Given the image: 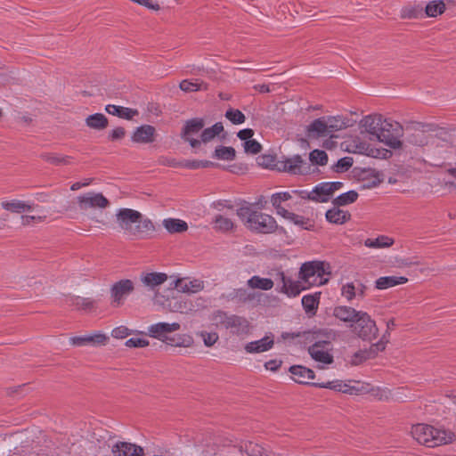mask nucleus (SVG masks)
Instances as JSON below:
<instances>
[{
    "label": "nucleus",
    "instance_id": "423d86ee",
    "mask_svg": "<svg viewBox=\"0 0 456 456\" xmlns=\"http://www.w3.org/2000/svg\"><path fill=\"white\" fill-rule=\"evenodd\" d=\"M350 329L358 338L365 341L375 339L379 334L376 322L364 311H359Z\"/></svg>",
    "mask_w": 456,
    "mask_h": 456
},
{
    "label": "nucleus",
    "instance_id": "e2e57ef3",
    "mask_svg": "<svg viewBox=\"0 0 456 456\" xmlns=\"http://www.w3.org/2000/svg\"><path fill=\"white\" fill-rule=\"evenodd\" d=\"M132 333H133V331L131 330H129L126 326L121 325V326L116 327L112 330L111 336L114 338L122 339V338H126L127 336H129Z\"/></svg>",
    "mask_w": 456,
    "mask_h": 456
},
{
    "label": "nucleus",
    "instance_id": "c9c22d12",
    "mask_svg": "<svg viewBox=\"0 0 456 456\" xmlns=\"http://www.w3.org/2000/svg\"><path fill=\"white\" fill-rule=\"evenodd\" d=\"M292 195L289 191L276 192L271 196V202L273 207L276 209V213L280 216L283 215L282 211H288L281 207V202L289 200Z\"/></svg>",
    "mask_w": 456,
    "mask_h": 456
},
{
    "label": "nucleus",
    "instance_id": "13d9d810",
    "mask_svg": "<svg viewBox=\"0 0 456 456\" xmlns=\"http://www.w3.org/2000/svg\"><path fill=\"white\" fill-rule=\"evenodd\" d=\"M257 163L259 166L265 168H276L278 162L276 163V158L273 155H261L257 158Z\"/></svg>",
    "mask_w": 456,
    "mask_h": 456
},
{
    "label": "nucleus",
    "instance_id": "f8f14e48",
    "mask_svg": "<svg viewBox=\"0 0 456 456\" xmlns=\"http://www.w3.org/2000/svg\"><path fill=\"white\" fill-rule=\"evenodd\" d=\"M181 328L178 322H158L148 327L147 334L156 339L165 342L169 337L168 334L179 330Z\"/></svg>",
    "mask_w": 456,
    "mask_h": 456
},
{
    "label": "nucleus",
    "instance_id": "a18cd8bd",
    "mask_svg": "<svg viewBox=\"0 0 456 456\" xmlns=\"http://www.w3.org/2000/svg\"><path fill=\"white\" fill-rule=\"evenodd\" d=\"M213 157L221 160H233L236 157V151L231 146H219L216 148Z\"/></svg>",
    "mask_w": 456,
    "mask_h": 456
},
{
    "label": "nucleus",
    "instance_id": "2f4dec72",
    "mask_svg": "<svg viewBox=\"0 0 456 456\" xmlns=\"http://www.w3.org/2000/svg\"><path fill=\"white\" fill-rule=\"evenodd\" d=\"M247 285L253 289L270 290L274 285V281L269 278H263L258 275L252 276L247 281Z\"/></svg>",
    "mask_w": 456,
    "mask_h": 456
},
{
    "label": "nucleus",
    "instance_id": "864d4df0",
    "mask_svg": "<svg viewBox=\"0 0 456 456\" xmlns=\"http://www.w3.org/2000/svg\"><path fill=\"white\" fill-rule=\"evenodd\" d=\"M367 156L375 159H387L392 156V151L383 148H375L369 144Z\"/></svg>",
    "mask_w": 456,
    "mask_h": 456
},
{
    "label": "nucleus",
    "instance_id": "f257e3e1",
    "mask_svg": "<svg viewBox=\"0 0 456 456\" xmlns=\"http://www.w3.org/2000/svg\"><path fill=\"white\" fill-rule=\"evenodd\" d=\"M117 223L128 236L143 238L153 232L155 226L149 218H142V214L131 208H120L117 215Z\"/></svg>",
    "mask_w": 456,
    "mask_h": 456
},
{
    "label": "nucleus",
    "instance_id": "b1692460",
    "mask_svg": "<svg viewBox=\"0 0 456 456\" xmlns=\"http://www.w3.org/2000/svg\"><path fill=\"white\" fill-rule=\"evenodd\" d=\"M105 110L113 116H117L121 118L127 120L132 119L134 117L138 115V110L135 109L118 106L114 104H108L105 107Z\"/></svg>",
    "mask_w": 456,
    "mask_h": 456
},
{
    "label": "nucleus",
    "instance_id": "37998d69",
    "mask_svg": "<svg viewBox=\"0 0 456 456\" xmlns=\"http://www.w3.org/2000/svg\"><path fill=\"white\" fill-rule=\"evenodd\" d=\"M224 131V126L221 122H216L211 127L204 129L200 134L202 142H208Z\"/></svg>",
    "mask_w": 456,
    "mask_h": 456
},
{
    "label": "nucleus",
    "instance_id": "58836bf2",
    "mask_svg": "<svg viewBox=\"0 0 456 456\" xmlns=\"http://www.w3.org/2000/svg\"><path fill=\"white\" fill-rule=\"evenodd\" d=\"M302 281H294L291 279H288V282L281 286L279 291L286 294L288 297H297L300 294L302 289H305L301 286Z\"/></svg>",
    "mask_w": 456,
    "mask_h": 456
},
{
    "label": "nucleus",
    "instance_id": "79ce46f5",
    "mask_svg": "<svg viewBox=\"0 0 456 456\" xmlns=\"http://www.w3.org/2000/svg\"><path fill=\"white\" fill-rule=\"evenodd\" d=\"M320 294L305 295L302 297V305L307 314H314L319 305Z\"/></svg>",
    "mask_w": 456,
    "mask_h": 456
},
{
    "label": "nucleus",
    "instance_id": "f03ea898",
    "mask_svg": "<svg viewBox=\"0 0 456 456\" xmlns=\"http://www.w3.org/2000/svg\"><path fill=\"white\" fill-rule=\"evenodd\" d=\"M237 216L244 225L254 232L273 233L278 228L277 222L272 216L255 210L251 206L239 208Z\"/></svg>",
    "mask_w": 456,
    "mask_h": 456
},
{
    "label": "nucleus",
    "instance_id": "9d476101",
    "mask_svg": "<svg viewBox=\"0 0 456 456\" xmlns=\"http://www.w3.org/2000/svg\"><path fill=\"white\" fill-rule=\"evenodd\" d=\"M331 343L326 340L317 341L308 348L311 357L321 364H330L333 362V355L330 354Z\"/></svg>",
    "mask_w": 456,
    "mask_h": 456
},
{
    "label": "nucleus",
    "instance_id": "1a4fd4ad",
    "mask_svg": "<svg viewBox=\"0 0 456 456\" xmlns=\"http://www.w3.org/2000/svg\"><path fill=\"white\" fill-rule=\"evenodd\" d=\"M77 202L79 209L83 211L90 208H106L110 206L109 200L102 193L94 191L77 196Z\"/></svg>",
    "mask_w": 456,
    "mask_h": 456
},
{
    "label": "nucleus",
    "instance_id": "c756f323",
    "mask_svg": "<svg viewBox=\"0 0 456 456\" xmlns=\"http://www.w3.org/2000/svg\"><path fill=\"white\" fill-rule=\"evenodd\" d=\"M326 219L328 222L336 224H343L350 219V214L338 208H333L326 212Z\"/></svg>",
    "mask_w": 456,
    "mask_h": 456
},
{
    "label": "nucleus",
    "instance_id": "0eeeda50",
    "mask_svg": "<svg viewBox=\"0 0 456 456\" xmlns=\"http://www.w3.org/2000/svg\"><path fill=\"white\" fill-rule=\"evenodd\" d=\"M402 136L403 126L399 122L387 118L377 137V140L392 149H399L403 145L401 141Z\"/></svg>",
    "mask_w": 456,
    "mask_h": 456
},
{
    "label": "nucleus",
    "instance_id": "c03bdc74",
    "mask_svg": "<svg viewBox=\"0 0 456 456\" xmlns=\"http://www.w3.org/2000/svg\"><path fill=\"white\" fill-rule=\"evenodd\" d=\"M445 11V4L442 0H434L428 3L425 7L426 15L436 17Z\"/></svg>",
    "mask_w": 456,
    "mask_h": 456
},
{
    "label": "nucleus",
    "instance_id": "ea45409f",
    "mask_svg": "<svg viewBox=\"0 0 456 456\" xmlns=\"http://www.w3.org/2000/svg\"><path fill=\"white\" fill-rule=\"evenodd\" d=\"M41 159L52 165L61 166L69 165L71 163V157L61 155L57 153H43L40 155Z\"/></svg>",
    "mask_w": 456,
    "mask_h": 456
},
{
    "label": "nucleus",
    "instance_id": "ddd939ff",
    "mask_svg": "<svg viewBox=\"0 0 456 456\" xmlns=\"http://www.w3.org/2000/svg\"><path fill=\"white\" fill-rule=\"evenodd\" d=\"M304 163L302 157L297 154L278 161L277 170L291 175H301L303 174L302 166Z\"/></svg>",
    "mask_w": 456,
    "mask_h": 456
},
{
    "label": "nucleus",
    "instance_id": "2eb2a0df",
    "mask_svg": "<svg viewBox=\"0 0 456 456\" xmlns=\"http://www.w3.org/2000/svg\"><path fill=\"white\" fill-rule=\"evenodd\" d=\"M109 338L103 333H96L94 335L76 336L69 339L71 345L76 346H83L88 344L95 346H104L108 342Z\"/></svg>",
    "mask_w": 456,
    "mask_h": 456
},
{
    "label": "nucleus",
    "instance_id": "72a5a7b5",
    "mask_svg": "<svg viewBox=\"0 0 456 456\" xmlns=\"http://www.w3.org/2000/svg\"><path fill=\"white\" fill-rule=\"evenodd\" d=\"M86 125L92 129L103 130L108 126L109 122L108 118L103 114L95 113L89 115L86 118Z\"/></svg>",
    "mask_w": 456,
    "mask_h": 456
},
{
    "label": "nucleus",
    "instance_id": "3c124183",
    "mask_svg": "<svg viewBox=\"0 0 456 456\" xmlns=\"http://www.w3.org/2000/svg\"><path fill=\"white\" fill-rule=\"evenodd\" d=\"M369 144L360 140H354L346 145V150L349 152L363 154L367 156Z\"/></svg>",
    "mask_w": 456,
    "mask_h": 456
},
{
    "label": "nucleus",
    "instance_id": "9b49d317",
    "mask_svg": "<svg viewBox=\"0 0 456 456\" xmlns=\"http://www.w3.org/2000/svg\"><path fill=\"white\" fill-rule=\"evenodd\" d=\"M386 119L379 114L368 115L361 120L360 125L363 132L369 134L370 140H377Z\"/></svg>",
    "mask_w": 456,
    "mask_h": 456
},
{
    "label": "nucleus",
    "instance_id": "bf43d9fd",
    "mask_svg": "<svg viewBox=\"0 0 456 456\" xmlns=\"http://www.w3.org/2000/svg\"><path fill=\"white\" fill-rule=\"evenodd\" d=\"M408 142L413 145L424 146L428 143V138L422 131H417L408 137Z\"/></svg>",
    "mask_w": 456,
    "mask_h": 456
},
{
    "label": "nucleus",
    "instance_id": "473e14b6",
    "mask_svg": "<svg viewBox=\"0 0 456 456\" xmlns=\"http://www.w3.org/2000/svg\"><path fill=\"white\" fill-rule=\"evenodd\" d=\"M193 338L189 334H177L169 336L164 342L167 345L179 347H190L193 345Z\"/></svg>",
    "mask_w": 456,
    "mask_h": 456
},
{
    "label": "nucleus",
    "instance_id": "338daca9",
    "mask_svg": "<svg viewBox=\"0 0 456 456\" xmlns=\"http://www.w3.org/2000/svg\"><path fill=\"white\" fill-rule=\"evenodd\" d=\"M126 135V130L122 126H118L114 128L110 134H109V140L110 141H118L121 140Z\"/></svg>",
    "mask_w": 456,
    "mask_h": 456
},
{
    "label": "nucleus",
    "instance_id": "39448f33",
    "mask_svg": "<svg viewBox=\"0 0 456 456\" xmlns=\"http://www.w3.org/2000/svg\"><path fill=\"white\" fill-rule=\"evenodd\" d=\"M349 119L337 117H322L314 119L307 127L309 137L333 136V133L348 127Z\"/></svg>",
    "mask_w": 456,
    "mask_h": 456
},
{
    "label": "nucleus",
    "instance_id": "6ab92c4d",
    "mask_svg": "<svg viewBox=\"0 0 456 456\" xmlns=\"http://www.w3.org/2000/svg\"><path fill=\"white\" fill-rule=\"evenodd\" d=\"M156 129L151 125H142L135 129L132 141L138 143H150L155 140Z\"/></svg>",
    "mask_w": 456,
    "mask_h": 456
},
{
    "label": "nucleus",
    "instance_id": "bb28decb",
    "mask_svg": "<svg viewBox=\"0 0 456 456\" xmlns=\"http://www.w3.org/2000/svg\"><path fill=\"white\" fill-rule=\"evenodd\" d=\"M408 279L404 276H383L375 281V287L378 289H387L397 285L404 284Z\"/></svg>",
    "mask_w": 456,
    "mask_h": 456
},
{
    "label": "nucleus",
    "instance_id": "4c0bfd02",
    "mask_svg": "<svg viewBox=\"0 0 456 456\" xmlns=\"http://www.w3.org/2000/svg\"><path fill=\"white\" fill-rule=\"evenodd\" d=\"M204 120L200 118H191L186 121L183 129V136H189L191 134H198L204 127Z\"/></svg>",
    "mask_w": 456,
    "mask_h": 456
},
{
    "label": "nucleus",
    "instance_id": "412c9836",
    "mask_svg": "<svg viewBox=\"0 0 456 456\" xmlns=\"http://www.w3.org/2000/svg\"><path fill=\"white\" fill-rule=\"evenodd\" d=\"M177 290L183 293H196L204 289V282L200 280L177 279L175 282Z\"/></svg>",
    "mask_w": 456,
    "mask_h": 456
},
{
    "label": "nucleus",
    "instance_id": "49530a36",
    "mask_svg": "<svg viewBox=\"0 0 456 456\" xmlns=\"http://www.w3.org/2000/svg\"><path fill=\"white\" fill-rule=\"evenodd\" d=\"M422 11L419 5H407L401 9L400 16L403 19H417L422 16Z\"/></svg>",
    "mask_w": 456,
    "mask_h": 456
},
{
    "label": "nucleus",
    "instance_id": "052dcab7",
    "mask_svg": "<svg viewBox=\"0 0 456 456\" xmlns=\"http://www.w3.org/2000/svg\"><path fill=\"white\" fill-rule=\"evenodd\" d=\"M200 336L202 338L204 345L208 347L214 346L219 338L216 332L201 331Z\"/></svg>",
    "mask_w": 456,
    "mask_h": 456
},
{
    "label": "nucleus",
    "instance_id": "a211bd4d",
    "mask_svg": "<svg viewBox=\"0 0 456 456\" xmlns=\"http://www.w3.org/2000/svg\"><path fill=\"white\" fill-rule=\"evenodd\" d=\"M358 310L351 306L338 305L333 309V316L340 322L346 324L348 328H351L355 317H357Z\"/></svg>",
    "mask_w": 456,
    "mask_h": 456
},
{
    "label": "nucleus",
    "instance_id": "aec40b11",
    "mask_svg": "<svg viewBox=\"0 0 456 456\" xmlns=\"http://www.w3.org/2000/svg\"><path fill=\"white\" fill-rule=\"evenodd\" d=\"M289 370L295 382L299 384H309L312 386V383H310L309 380L314 379V372L313 370L302 365H294L289 367Z\"/></svg>",
    "mask_w": 456,
    "mask_h": 456
},
{
    "label": "nucleus",
    "instance_id": "f704fd0d",
    "mask_svg": "<svg viewBox=\"0 0 456 456\" xmlns=\"http://www.w3.org/2000/svg\"><path fill=\"white\" fill-rule=\"evenodd\" d=\"M163 226L170 233H180L188 230V224L185 221L175 218L164 219Z\"/></svg>",
    "mask_w": 456,
    "mask_h": 456
},
{
    "label": "nucleus",
    "instance_id": "7c9ffc66",
    "mask_svg": "<svg viewBox=\"0 0 456 456\" xmlns=\"http://www.w3.org/2000/svg\"><path fill=\"white\" fill-rule=\"evenodd\" d=\"M179 87L182 91L185 93L191 92H198V91H207L208 86L207 83L200 79L189 80L184 79L182 80L179 84Z\"/></svg>",
    "mask_w": 456,
    "mask_h": 456
},
{
    "label": "nucleus",
    "instance_id": "7ed1b4c3",
    "mask_svg": "<svg viewBox=\"0 0 456 456\" xmlns=\"http://www.w3.org/2000/svg\"><path fill=\"white\" fill-rule=\"evenodd\" d=\"M411 434L419 444L429 448L450 444L455 437L449 430L422 423L412 426Z\"/></svg>",
    "mask_w": 456,
    "mask_h": 456
},
{
    "label": "nucleus",
    "instance_id": "4be33fe9",
    "mask_svg": "<svg viewBox=\"0 0 456 456\" xmlns=\"http://www.w3.org/2000/svg\"><path fill=\"white\" fill-rule=\"evenodd\" d=\"M312 386L320 388H328L337 392H342L345 394L353 395L356 389L354 387L341 381V380H333L328 382H312Z\"/></svg>",
    "mask_w": 456,
    "mask_h": 456
},
{
    "label": "nucleus",
    "instance_id": "8fccbe9b",
    "mask_svg": "<svg viewBox=\"0 0 456 456\" xmlns=\"http://www.w3.org/2000/svg\"><path fill=\"white\" fill-rule=\"evenodd\" d=\"M224 117L234 125H240L246 120L245 115L240 110L232 108L226 110Z\"/></svg>",
    "mask_w": 456,
    "mask_h": 456
},
{
    "label": "nucleus",
    "instance_id": "a19ab883",
    "mask_svg": "<svg viewBox=\"0 0 456 456\" xmlns=\"http://www.w3.org/2000/svg\"><path fill=\"white\" fill-rule=\"evenodd\" d=\"M230 316H231V314H229L225 311L216 310L210 314L209 321L216 328L226 329L227 322H229Z\"/></svg>",
    "mask_w": 456,
    "mask_h": 456
},
{
    "label": "nucleus",
    "instance_id": "cd10ccee",
    "mask_svg": "<svg viewBox=\"0 0 456 456\" xmlns=\"http://www.w3.org/2000/svg\"><path fill=\"white\" fill-rule=\"evenodd\" d=\"M283 215H281L282 217L285 219L290 221L294 224L301 227L305 230H312L314 228V224L312 220H310L307 217H305L303 216L289 212L288 211H282Z\"/></svg>",
    "mask_w": 456,
    "mask_h": 456
},
{
    "label": "nucleus",
    "instance_id": "774afa93",
    "mask_svg": "<svg viewBox=\"0 0 456 456\" xmlns=\"http://www.w3.org/2000/svg\"><path fill=\"white\" fill-rule=\"evenodd\" d=\"M170 165L174 166V167H185V168H188V169H199L200 168V160H190V159H187V160H183L178 164H175V163H170Z\"/></svg>",
    "mask_w": 456,
    "mask_h": 456
},
{
    "label": "nucleus",
    "instance_id": "4468645a",
    "mask_svg": "<svg viewBox=\"0 0 456 456\" xmlns=\"http://www.w3.org/2000/svg\"><path fill=\"white\" fill-rule=\"evenodd\" d=\"M111 452L114 456H143V449L128 442H117L111 445Z\"/></svg>",
    "mask_w": 456,
    "mask_h": 456
},
{
    "label": "nucleus",
    "instance_id": "e433bc0d",
    "mask_svg": "<svg viewBox=\"0 0 456 456\" xmlns=\"http://www.w3.org/2000/svg\"><path fill=\"white\" fill-rule=\"evenodd\" d=\"M394 242L395 240L393 238L386 235H379L375 239L365 240L364 245L367 248H383L391 247L394 244Z\"/></svg>",
    "mask_w": 456,
    "mask_h": 456
},
{
    "label": "nucleus",
    "instance_id": "5fc2aeb1",
    "mask_svg": "<svg viewBox=\"0 0 456 456\" xmlns=\"http://www.w3.org/2000/svg\"><path fill=\"white\" fill-rule=\"evenodd\" d=\"M341 295L344 297L347 302L353 301L356 296L355 283L354 282H347L344 284L341 288Z\"/></svg>",
    "mask_w": 456,
    "mask_h": 456
},
{
    "label": "nucleus",
    "instance_id": "a878e982",
    "mask_svg": "<svg viewBox=\"0 0 456 456\" xmlns=\"http://www.w3.org/2000/svg\"><path fill=\"white\" fill-rule=\"evenodd\" d=\"M1 206L4 209L12 213H23L33 208L34 204L26 201L12 200L2 201Z\"/></svg>",
    "mask_w": 456,
    "mask_h": 456
},
{
    "label": "nucleus",
    "instance_id": "6e6d98bb",
    "mask_svg": "<svg viewBox=\"0 0 456 456\" xmlns=\"http://www.w3.org/2000/svg\"><path fill=\"white\" fill-rule=\"evenodd\" d=\"M310 160L317 165L324 166L328 162V155L324 151L322 150H314L310 153Z\"/></svg>",
    "mask_w": 456,
    "mask_h": 456
},
{
    "label": "nucleus",
    "instance_id": "0e129e2a",
    "mask_svg": "<svg viewBox=\"0 0 456 456\" xmlns=\"http://www.w3.org/2000/svg\"><path fill=\"white\" fill-rule=\"evenodd\" d=\"M127 347H145L149 346V341L141 338H131L125 343Z\"/></svg>",
    "mask_w": 456,
    "mask_h": 456
},
{
    "label": "nucleus",
    "instance_id": "603ef678",
    "mask_svg": "<svg viewBox=\"0 0 456 456\" xmlns=\"http://www.w3.org/2000/svg\"><path fill=\"white\" fill-rule=\"evenodd\" d=\"M70 300L78 309L90 310L94 307V301L89 297H72Z\"/></svg>",
    "mask_w": 456,
    "mask_h": 456
},
{
    "label": "nucleus",
    "instance_id": "6e6552de",
    "mask_svg": "<svg viewBox=\"0 0 456 456\" xmlns=\"http://www.w3.org/2000/svg\"><path fill=\"white\" fill-rule=\"evenodd\" d=\"M134 290V282L129 279H123L113 283L110 289L111 305L115 307L121 306Z\"/></svg>",
    "mask_w": 456,
    "mask_h": 456
},
{
    "label": "nucleus",
    "instance_id": "69168bd1",
    "mask_svg": "<svg viewBox=\"0 0 456 456\" xmlns=\"http://www.w3.org/2000/svg\"><path fill=\"white\" fill-rule=\"evenodd\" d=\"M371 355H370V352L368 351H358L356 352L352 359H351V363L353 365H359L361 364L362 362H364L365 360L370 358Z\"/></svg>",
    "mask_w": 456,
    "mask_h": 456
},
{
    "label": "nucleus",
    "instance_id": "5701e85b",
    "mask_svg": "<svg viewBox=\"0 0 456 456\" xmlns=\"http://www.w3.org/2000/svg\"><path fill=\"white\" fill-rule=\"evenodd\" d=\"M167 280V275L164 273H147L141 276V281L143 285L152 290L166 282Z\"/></svg>",
    "mask_w": 456,
    "mask_h": 456
},
{
    "label": "nucleus",
    "instance_id": "4d7b16f0",
    "mask_svg": "<svg viewBox=\"0 0 456 456\" xmlns=\"http://www.w3.org/2000/svg\"><path fill=\"white\" fill-rule=\"evenodd\" d=\"M354 164V159L351 157H344L339 159L334 165L333 169L338 173L347 171Z\"/></svg>",
    "mask_w": 456,
    "mask_h": 456
},
{
    "label": "nucleus",
    "instance_id": "f3484780",
    "mask_svg": "<svg viewBox=\"0 0 456 456\" xmlns=\"http://www.w3.org/2000/svg\"><path fill=\"white\" fill-rule=\"evenodd\" d=\"M226 330L237 336L246 335L249 332L250 324L245 317L231 314Z\"/></svg>",
    "mask_w": 456,
    "mask_h": 456
},
{
    "label": "nucleus",
    "instance_id": "dca6fc26",
    "mask_svg": "<svg viewBox=\"0 0 456 456\" xmlns=\"http://www.w3.org/2000/svg\"><path fill=\"white\" fill-rule=\"evenodd\" d=\"M274 345L273 335H266L259 340L251 341L245 345L244 349L248 354H259L270 350Z\"/></svg>",
    "mask_w": 456,
    "mask_h": 456
},
{
    "label": "nucleus",
    "instance_id": "c85d7f7f",
    "mask_svg": "<svg viewBox=\"0 0 456 456\" xmlns=\"http://www.w3.org/2000/svg\"><path fill=\"white\" fill-rule=\"evenodd\" d=\"M311 200L315 202H327L332 196L325 182L314 186L311 191Z\"/></svg>",
    "mask_w": 456,
    "mask_h": 456
},
{
    "label": "nucleus",
    "instance_id": "de8ad7c7",
    "mask_svg": "<svg viewBox=\"0 0 456 456\" xmlns=\"http://www.w3.org/2000/svg\"><path fill=\"white\" fill-rule=\"evenodd\" d=\"M358 198V193L355 191H349L338 196L333 200L336 206H346L354 203Z\"/></svg>",
    "mask_w": 456,
    "mask_h": 456
},
{
    "label": "nucleus",
    "instance_id": "09e8293b",
    "mask_svg": "<svg viewBox=\"0 0 456 456\" xmlns=\"http://www.w3.org/2000/svg\"><path fill=\"white\" fill-rule=\"evenodd\" d=\"M215 229L221 232H229L233 229V222L222 215H217L214 220Z\"/></svg>",
    "mask_w": 456,
    "mask_h": 456
},
{
    "label": "nucleus",
    "instance_id": "680f3d73",
    "mask_svg": "<svg viewBox=\"0 0 456 456\" xmlns=\"http://www.w3.org/2000/svg\"><path fill=\"white\" fill-rule=\"evenodd\" d=\"M244 150L247 153L257 154L262 150V145L256 140H248L243 143Z\"/></svg>",
    "mask_w": 456,
    "mask_h": 456
},
{
    "label": "nucleus",
    "instance_id": "20e7f679",
    "mask_svg": "<svg viewBox=\"0 0 456 456\" xmlns=\"http://www.w3.org/2000/svg\"><path fill=\"white\" fill-rule=\"evenodd\" d=\"M330 269V265L322 261L305 262L300 267L298 278L309 287L321 286L328 282Z\"/></svg>",
    "mask_w": 456,
    "mask_h": 456
},
{
    "label": "nucleus",
    "instance_id": "393cba45",
    "mask_svg": "<svg viewBox=\"0 0 456 456\" xmlns=\"http://www.w3.org/2000/svg\"><path fill=\"white\" fill-rule=\"evenodd\" d=\"M223 297L228 301L243 304L254 299V296L244 288L234 289L228 294L223 295Z\"/></svg>",
    "mask_w": 456,
    "mask_h": 456
}]
</instances>
